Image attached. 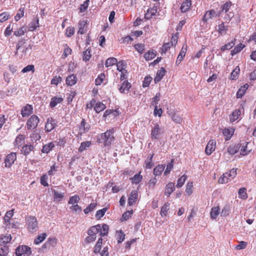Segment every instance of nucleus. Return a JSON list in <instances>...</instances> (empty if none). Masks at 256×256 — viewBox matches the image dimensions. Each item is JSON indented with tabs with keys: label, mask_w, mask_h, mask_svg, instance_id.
Returning a JSON list of instances; mask_svg holds the SVG:
<instances>
[{
	"label": "nucleus",
	"mask_w": 256,
	"mask_h": 256,
	"mask_svg": "<svg viewBox=\"0 0 256 256\" xmlns=\"http://www.w3.org/2000/svg\"><path fill=\"white\" fill-rule=\"evenodd\" d=\"M142 178V176L140 175V172L136 174L132 178H130L132 182V184H138Z\"/></svg>",
	"instance_id": "c03bdc74"
},
{
	"label": "nucleus",
	"mask_w": 256,
	"mask_h": 256,
	"mask_svg": "<svg viewBox=\"0 0 256 256\" xmlns=\"http://www.w3.org/2000/svg\"><path fill=\"white\" fill-rule=\"evenodd\" d=\"M118 62V60L116 58H110L106 60V61L105 65L106 67H109L110 66H113L116 64Z\"/></svg>",
	"instance_id": "49530a36"
},
{
	"label": "nucleus",
	"mask_w": 256,
	"mask_h": 256,
	"mask_svg": "<svg viewBox=\"0 0 256 256\" xmlns=\"http://www.w3.org/2000/svg\"><path fill=\"white\" fill-rule=\"evenodd\" d=\"M26 228L28 231L31 233L35 232L38 229V224L36 218L33 216L26 218Z\"/></svg>",
	"instance_id": "f03ea898"
},
{
	"label": "nucleus",
	"mask_w": 256,
	"mask_h": 256,
	"mask_svg": "<svg viewBox=\"0 0 256 256\" xmlns=\"http://www.w3.org/2000/svg\"><path fill=\"white\" fill-rule=\"evenodd\" d=\"M232 6V2H226L224 4L222 5V12H224L225 13H227L228 12L230 6Z\"/></svg>",
	"instance_id": "338daca9"
},
{
	"label": "nucleus",
	"mask_w": 256,
	"mask_h": 256,
	"mask_svg": "<svg viewBox=\"0 0 256 256\" xmlns=\"http://www.w3.org/2000/svg\"><path fill=\"white\" fill-rule=\"evenodd\" d=\"M114 134V129L113 128L107 130L106 132L97 136V142L102 144L104 147L107 150H110L115 140Z\"/></svg>",
	"instance_id": "f257e3e1"
},
{
	"label": "nucleus",
	"mask_w": 256,
	"mask_h": 256,
	"mask_svg": "<svg viewBox=\"0 0 256 256\" xmlns=\"http://www.w3.org/2000/svg\"><path fill=\"white\" fill-rule=\"evenodd\" d=\"M170 203L166 202L161 208L160 214L162 216H166L167 215L168 211L169 210Z\"/></svg>",
	"instance_id": "4c0bfd02"
},
{
	"label": "nucleus",
	"mask_w": 256,
	"mask_h": 256,
	"mask_svg": "<svg viewBox=\"0 0 256 256\" xmlns=\"http://www.w3.org/2000/svg\"><path fill=\"white\" fill-rule=\"evenodd\" d=\"M116 236L118 244L122 243L125 239V234L122 230L116 232Z\"/></svg>",
	"instance_id": "c756f323"
},
{
	"label": "nucleus",
	"mask_w": 256,
	"mask_h": 256,
	"mask_svg": "<svg viewBox=\"0 0 256 256\" xmlns=\"http://www.w3.org/2000/svg\"><path fill=\"white\" fill-rule=\"evenodd\" d=\"M156 56V53L154 50H150L147 52L144 55V58L146 60H150Z\"/></svg>",
	"instance_id": "f704fd0d"
},
{
	"label": "nucleus",
	"mask_w": 256,
	"mask_h": 256,
	"mask_svg": "<svg viewBox=\"0 0 256 256\" xmlns=\"http://www.w3.org/2000/svg\"><path fill=\"white\" fill-rule=\"evenodd\" d=\"M16 153L12 152L8 154L5 159V165L6 167H10L16 160Z\"/></svg>",
	"instance_id": "423d86ee"
},
{
	"label": "nucleus",
	"mask_w": 256,
	"mask_h": 256,
	"mask_svg": "<svg viewBox=\"0 0 256 256\" xmlns=\"http://www.w3.org/2000/svg\"><path fill=\"white\" fill-rule=\"evenodd\" d=\"M15 252L16 256H21L24 254L30 255L31 254L32 251L30 247L26 246H20L16 248Z\"/></svg>",
	"instance_id": "39448f33"
},
{
	"label": "nucleus",
	"mask_w": 256,
	"mask_h": 256,
	"mask_svg": "<svg viewBox=\"0 0 256 256\" xmlns=\"http://www.w3.org/2000/svg\"><path fill=\"white\" fill-rule=\"evenodd\" d=\"M241 114V111L240 110H236L230 116V122H234L237 120Z\"/></svg>",
	"instance_id": "4be33fe9"
},
{
	"label": "nucleus",
	"mask_w": 256,
	"mask_h": 256,
	"mask_svg": "<svg viewBox=\"0 0 256 256\" xmlns=\"http://www.w3.org/2000/svg\"><path fill=\"white\" fill-rule=\"evenodd\" d=\"M249 142H245L243 146H242L240 149V154L243 156H246L248 155L251 151V149L248 150V144Z\"/></svg>",
	"instance_id": "e433bc0d"
},
{
	"label": "nucleus",
	"mask_w": 256,
	"mask_h": 256,
	"mask_svg": "<svg viewBox=\"0 0 256 256\" xmlns=\"http://www.w3.org/2000/svg\"><path fill=\"white\" fill-rule=\"evenodd\" d=\"M12 236L9 234L8 236H1V242L2 244H6L12 240Z\"/></svg>",
	"instance_id": "13d9d810"
},
{
	"label": "nucleus",
	"mask_w": 256,
	"mask_h": 256,
	"mask_svg": "<svg viewBox=\"0 0 256 256\" xmlns=\"http://www.w3.org/2000/svg\"><path fill=\"white\" fill-rule=\"evenodd\" d=\"M106 106L102 102H98L96 104V106L94 107V110L96 112L99 113L100 112L104 110L106 108Z\"/></svg>",
	"instance_id": "58836bf2"
},
{
	"label": "nucleus",
	"mask_w": 256,
	"mask_h": 256,
	"mask_svg": "<svg viewBox=\"0 0 256 256\" xmlns=\"http://www.w3.org/2000/svg\"><path fill=\"white\" fill-rule=\"evenodd\" d=\"M53 192L54 199V201L60 202L62 200L64 196V193L58 192L55 190H53Z\"/></svg>",
	"instance_id": "c9c22d12"
},
{
	"label": "nucleus",
	"mask_w": 256,
	"mask_h": 256,
	"mask_svg": "<svg viewBox=\"0 0 256 256\" xmlns=\"http://www.w3.org/2000/svg\"><path fill=\"white\" fill-rule=\"evenodd\" d=\"M154 154L148 155L144 162V168L146 169L151 168L153 166L152 158Z\"/></svg>",
	"instance_id": "f3484780"
},
{
	"label": "nucleus",
	"mask_w": 256,
	"mask_h": 256,
	"mask_svg": "<svg viewBox=\"0 0 256 256\" xmlns=\"http://www.w3.org/2000/svg\"><path fill=\"white\" fill-rule=\"evenodd\" d=\"M101 230V226L100 224L92 226L88 230V236H96V234Z\"/></svg>",
	"instance_id": "ddd939ff"
},
{
	"label": "nucleus",
	"mask_w": 256,
	"mask_h": 256,
	"mask_svg": "<svg viewBox=\"0 0 256 256\" xmlns=\"http://www.w3.org/2000/svg\"><path fill=\"white\" fill-rule=\"evenodd\" d=\"M187 48L188 47L186 44H184L182 46V50L178 56V60L180 62L182 61L184 58L185 56L187 50Z\"/></svg>",
	"instance_id": "b1692460"
},
{
	"label": "nucleus",
	"mask_w": 256,
	"mask_h": 256,
	"mask_svg": "<svg viewBox=\"0 0 256 256\" xmlns=\"http://www.w3.org/2000/svg\"><path fill=\"white\" fill-rule=\"evenodd\" d=\"M186 179V175L182 176L177 181L176 187L181 188L184 184Z\"/></svg>",
	"instance_id": "603ef678"
},
{
	"label": "nucleus",
	"mask_w": 256,
	"mask_h": 256,
	"mask_svg": "<svg viewBox=\"0 0 256 256\" xmlns=\"http://www.w3.org/2000/svg\"><path fill=\"white\" fill-rule=\"evenodd\" d=\"M70 209L75 213H80L82 212V208L79 206L78 204H74L72 206Z\"/></svg>",
	"instance_id": "774afa93"
},
{
	"label": "nucleus",
	"mask_w": 256,
	"mask_h": 256,
	"mask_svg": "<svg viewBox=\"0 0 256 256\" xmlns=\"http://www.w3.org/2000/svg\"><path fill=\"white\" fill-rule=\"evenodd\" d=\"M14 209H12L8 211L4 218V222L6 226H8V225L10 224V220L11 218L14 216Z\"/></svg>",
	"instance_id": "4468645a"
},
{
	"label": "nucleus",
	"mask_w": 256,
	"mask_h": 256,
	"mask_svg": "<svg viewBox=\"0 0 256 256\" xmlns=\"http://www.w3.org/2000/svg\"><path fill=\"white\" fill-rule=\"evenodd\" d=\"M240 148L238 144L230 146L227 149L228 153L230 155H234L238 152Z\"/></svg>",
	"instance_id": "a211bd4d"
},
{
	"label": "nucleus",
	"mask_w": 256,
	"mask_h": 256,
	"mask_svg": "<svg viewBox=\"0 0 256 256\" xmlns=\"http://www.w3.org/2000/svg\"><path fill=\"white\" fill-rule=\"evenodd\" d=\"M238 196L240 198L246 200L248 198L246 190L244 188H240L238 192Z\"/></svg>",
	"instance_id": "79ce46f5"
},
{
	"label": "nucleus",
	"mask_w": 256,
	"mask_h": 256,
	"mask_svg": "<svg viewBox=\"0 0 256 256\" xmlns=\"http://www.w3.org/2000/svg\"><path fill=\"white\" fill-rule=\"evenodd\" d=\"M230 178L228 176V174L227 172L224 174L222 176H220L218 179V182L220 184H226L227 183Z\"/></svg>",
	"instance_id": "a18cd8bd"
},
{
	"label": "nucleus",
	"mask_w": 256,
	"mask_h": 256,
	"mask_svg": "<svg viewBox=\"0 0 256 256\" xmlns=\"http://www.w3.org/2000/svg\"><path fill=\"white\" fill-rule=\"evenodd\" d=\"M90 128V125L83 119L79 127V133L82 134L87 132Z\"/></svg>",
	"instance_id": "f8f14e48"
},
{
	"label": "nucleus",
	"mask_w": 256,
	"mask_h": 256,
	"mask_svg": "<svg viewBox=\"0 0 256 256\" xmlns=\"http://www.w3.org/2000/svg\"><path fill=\"white\" fill-rule=\"evenodd\" d=\"M96 206V203H92L89 204L84 210L85 214H88L92 211Z\"/></svg>",
	"instance_id": "864d4df0"
},
{
	"label": "nucleus",
	"mask_w": 256,
	"mask_h": 256,
	"mask_svg": "<svg viewBox=\"0 0 256 256\" xmlns=\"http://www.w3.org/2000/svg\"><path fill=\"white\" fill-rule=\"evenodd\" d=\"M39 122L38 118L36 115L32 116L26 122L27 128L28 130H34L38 126Z\"/></svg>",
	"instance_id": "20e7f679"
},
{
	"label": "nucleus",
	"mask_w": 256,
	"mask_h": 256,
	"mask_svg": "<svg viewBox=\"0 0 256 256\" xmlns=\"http://www.w3.org/2000/svg\"><path fill=\"white\" fill-rule=\"evenodd\" d=\"M249 86L248 84H246L244 86H241L237 92L236 97L237 98H240L245 94V92L248 88Z\"/></svg>",
	"instance_id": "aec40b11"
},
{
	"label": "nucleus",
	"mask_w": 256,
	"mask_h": 256,
	"mask_svg": "<svg viewBox=\"0 0 256 256\" xmlns=\"http://www.w3.org/2000/svg\"><path fill=\"white\" fill-rule=\"evenodd\" d=\"M108 226L106 224H103L101 227V230L100 231L101 236H106L108 234Z\"/></svg>",
	"instance_id": "8fccbe9b"
},
{
	"label": "nucleus",
	"mask_w": 256,
	"mask_h": 256,
	"mask_svg": "<svg viewBox=\"0 0 256 256\" xmlns=\"http://www.w3.org/2000/svg\"><path fill=\"white\" fill-rule=\"evenodd\" d=\"M92 143L90 141H86L82 142L80 144V146L78 148V152H82L84 150H86L91 145Z\"/></svg>",
	"instance_id": "7c9ffc66"
},
{
	"label": "nucleus",
	"mask_w": 256,
	"mask_h": 256,
	"mask_svg": "<svg viewBox=\"0 0 256 256\" xmlns=\"http://www.w3.org/2000/svg\"><path fill=\"white\" fill-rule=\"evenodd\" d=\"M39 26L38 20V18L34 19L28 25V30L29 31H34Z\"/></svg>",
	"instance_id": "412c9836"
},
{
	"label": "nucleus",
	"mask_w": 256,
	"mask_h": 256,
	"mask_svg": "<svg viewBox=\"0 0 256 256\" xmlns=\"http://www.w3.org/2000/svg\"><path fill=\"white\" fill-rule=\"evenodd\" d=\"M80 198L78 195L75 194L71 197H70V200L68 202V204H72V206L74 204H78Z\"/></svg>",
	"instance_id": "a19ab883"
},
{
	"label": "nucleus",
	"mask_w": 256,
	"mask_h": 256,
	"mask_svg": "<svg viewBox=\"0 0 256 256\" xmlns=\"http://www.w3.org/2000/svg\"><path fill=\"white\" fill-rule=\"evenodd\" d=\"M160 93L156 94V96L152 100V104L154 106H158V102L160 99Z\"/></svg>",
	"instance_id": "e2e57ef3"
},
{
	"label": "nucleus",
	"mask_w": 256,
	"mask_h": 256,
	"mask_svg": "<svg viewBox=\"0 0 256 256\" xmlns=\"http://www.w3.org/2000/svg\"><path fill=\"white\" fill-rule=\"evenodd\" d=\"M102 238H100L98 240V241L96 243L94 247V252L95 254H98V253H100V250L102 248Z\"/></svg>",
	"instance_id": "2f4dec72"
},
{
	"label": "nucleus",
	"mask_w": 256,
	"mask_h": 256,
	"mask_svg": "<svg viewBox=\"0 0 256 256\" xmlns=\"http://www.w3.org/2000/svg\"><path fill=\"white\" fill-rule=\"evenodd\" d=\"M33 112V108L30 104H27L23 106L21 110V114L22 117H26L30 115Z\"/></svg>",
	"instance_id": "6e6552de"
},
{
	"label": "nucleus",
	"mask_w": 256,
	"mask_h": 256,
	"mask_svg": "<svg viewBox=\"0 0 256 256\" xmlns=\"http://www.w3.org/2000/svg\"><path fill=\"white\" fill-rule=\"evenodd\" d=\"M219 14L214 10H212L206 12L203 16V20L205 22L208 21L210 19L214 18H216Z\"/></svg>",
	"instance_id": "9d476101"
},
{
	"label": "nucleus",
	"mask_w": 256,
	"mask_h": 256,
	"mask_svg": "<svg viewBox=\"0 0 256 256\" xmlns=\"http://www.w3.org/2000/svg\"><path fill=\"white\" fill-rule=\"evenodd\" d=\"M174 190V184L173 182H169L166 186L164 194L169 196Z\"/></svg>",
	"instance_id": "dca6fc26"
},
{
	"label": "nucleus",
	"mask_w": 256,
	"mask_h": 256,
	"mask_svg": "<svg viewBox=\"0 0 256 256\" xmlns=\"http://www.w3.org/2000/svg\"><path fill=\"white\" fill-rule=\"evenodd\" d=\"M244 47V45L242 44H240L236 46L234 49L231 51V54L232 56L236 54L238 52H240Z\"/></svg>",
	"instance_id": "de8ad7c7"
},
{
	"label": "nucleus",
	"mask_w": 256,
	"mask_h": 256,
	"mask_svg": "<svg viewBox=\"0 0 256 256\" xmlns=\"http://www.w3.org/2000/svg\"><path fill=\"white\" fill-rule=\"evenodd\" d=\"M46 233H42L39 235L34 240L35 244H38L42 242L46 238Z\"/></svg>",
	"instance_id": "09e8293b"
},
{
	"label": "nucleus",
	"mask_w": 256,
	"mask_h": 256,
	"mask_svg": "<svg viewBox=\"0 0 256 256\" xmlns=\"http://www.w3.org/2000/svg\"><path fill=\"white\" fill-rule=\"evenodd\" d=\"M24 8H21L19 9L17 14L14 17L15 20L18 21L20 18L24 16Z\"/></svg>",
	"instance_id": "bf43d9fd"
},
{
	"label": "nucleus",
	"mask_w": 256,
	"mask_h": 256,
	"mask_svg": "<svg viewBox=\"0 0 256 256\" xmlns=\"http://www.w3.org/2000/svg\"><path fill=\"white\" fill-rule=\"evenodd\" d=\"M172 118L175 122L180 124L182 122V118L178 114L174 113L172 116Z\"/></svg>",
	"instance_id": "052dcab7"
},
{
	"label": "nucleus",
	"mask_w": 256,
	"mask_h": 256,
	"mask_svg": "<svg viewBox=\"0 0 256 256\" xmlns=\"http://www.w3.org/2000/svg\"><path fill=\"white\" fill-rule=\"evenodd\" d=\"M138 197V192L136 190H132L128 198V204L129 206L134 205Z\"/></svg>",
	"instance_id": "9b49d317"
},
{
	"label": "nucleus",
	"mask_w": 256,
	"mask_h": 256,
	"mask_svg": "<svg viewBox=\"0 0 256 256\" xmlns=\"http://www.w3.org/2000/svg\"><path fill=\"white\" fill-rule=\"evenodd\" d=\"M165 70L162 68L158 72H157L156 76L154 78L155 83L159 82L163 78L164 75Z\"/></svg>",
	"instance_id": "72a5a7b5"
},
{
	"label": "nucleus",
	"mask_w": 256,
	"mask_h": 256,
	"mask_svg": "<svg viewBox=\"0 0 256 256\" xmlns=\"http://www.w3.org/2000/svg\"><path fill=\"white\" fill-rule=\"evenodd\" d=\"M240 68L237 66L231 73L230 76L232 80H236L238 76Z\"/></svg>",
	"instance_id": "0e129e2a"
},
{
	"label": "nucleus",
	"mask_w": 256,
	"mask_h": 256,
	"mask_svg": "<svg viewBox=\"0 0 256 256\" xmlns=\"http://www.w3.org/2000/svg\"><path fill=\"white\" fill-rule=\"evenodd\" d=\"M106 210V208H104L96 212V217L97 219L101 218L105 214Z\"/></svg>",
	"instance_id": "680f3d73"
},
{
	"label": "nucleus",
	"mask_w": 256,
	"mask_h": 256,
	"mask_svg": "<svg viewBox=\"0 0 256 256\" xmlns=\"http://www.w3.org/2000/svg\"><path fill=\"white\" fill-rule=\"evenodd\" d=\"M130 86V84L125 81L122 84V86L119 88V90L122 93H125L128 91Z\"/></svg>",
	"instance_id": "393cba45"
},
{
	"label": "nucleus",
	"mask_w": 256,
	"mask_h": 256,
	"mask_svg": "<svg viewBox=\"0 0 256 256\" xmlns=\"http://www.w3.org/2000/svg\"><path fill=\"white\" fill-rule=\"evenodd\" d=\"M30 71L32 72H34V66L32 64L28 65L26 66L22 70V72L26 73V72H29Z\"/></svg>",
	"instance_id": "69168bd1"
},
{
	"label": "nucleus",
	"mask_w": 256,
	"mask_h": 256,
	"mask_svg": "<svg viewBox=\"0 0 256 256\" xmlns=\"http://www.w3.org/2000/svg\"><path fill=\"white\" fill-rule=\"evenodd\" d=\"M91 58L90 50L88 48L83 52V60L84 61L89 60Z\"/></svg>",
	"instance_id": "4d7b16f0"
},
{
	"label": "nucleus",
	"mask_w": 256,
	"mask_h": 256,
	"mask_svg": "<svg viewBox=\"0 0 256 256\" xmlns=\"http://www.w3.org/2000/svg\"><path fill=\"white\" fill-rule=\"evenodd\" d=\"M220 213V209L219 206L212 208L210 212L211 218L216 219Z\"/></svg>",
	"instance_id": "a878e982"
},
{
	"label": "nucleus",
	"mask_w": 256,
	"mask_h": 256,
	"mask_svg": "<svg viewBox=\"0 0 256 256\" xmlns=\"http://www.w3.org/2000/svg\"><path fill=\"white\" fill-rule=\"evenodd\" d=\"M191 6V1L188 0H186L184 2L181 6H180V10L182 12H185L187 10H188Z\"/></svg>",
	"instance_id": "5701e85b"
},
{
	"label": "nucleus",
	"mask_w": 256,
	"mask_h": 256,
	"mask_svg": "<svg viewBox=\"0 0 256 256\" xmlns=\"http://www.w3.org/2000/svg\"><path fill=\"white\" fill-rule=\"evenodd\" d=\"M26 31V28L25 26H22L14 32V34L16 36H23Z\"/></svg>",
	"instance_id": "3c124183"
},
{
	"label": "nucleus",
	"mask_w": 256,
	"mask_h": 256,
	"mask_svg": "<svg viewBox=\"0 0 256 256\" xmlns=\"http://www.w3.org/2000/svg\"><path fill=\"white\" fill-rule=\"evenodd\" d=\"M234 133V130L232 128H224L223 130V134L226 137V140H228L232 136Z\"/></svg>",
	"instance_id": "bb28decb"
},
{
	"label": "nucleus",
	"mask_w": 256,
	"mask_h": 256,
	"mask_svg": "<svg viewBox=\"0 0 256 256\" xmlns=\"http://www.w3.org/2000/svg\"><path fill=\"white\" fill-rule=\"evenodd\" d=\"M25 136L23 134H20L18 136L14 142V145L18 147L21 146L24 142Z\"/></svg>",
	"instance_id": "cd10ccee"
},
{
	"label": "nucleus",
	"mask_w": 256,
	"mask_h": 256,
	"mask_svg": "<svg viewBox=\"0 0 256 256\" xmlns=\"http://www.w3.org/2000/svg\"><path fill=\"white\" fill-rule=\"evenodd\" d=\"M164 130L158 124H156L152 128L150 138L152 140H160L162 136Z\"/></svg>",
	"instance_id": "7ed1b4c3"
},
{
	"label": "nucleus",
	"mask_w": 256,
	"mask_h": 256,
	"mask_svg": "<svg viewBox=\"0 0 256 256\" xmlns=\"http://www.w3.org/2000/svg\"><path fill=\"white\" fill-rule=\"evenodd\" d=\"M164 166L162 164L158 165L154 169V174L156 176L160 175L162 172L164 170Z\"/></svg>",
	"instance_id": "ea45409f"
},
{
	"label": "nucleus",
	"mask_w": 256,
	"mask_h": 256,
	"mask_svg": "<svg viewBox=\"0 0 256 256\" xmlns=\"http://www.w3.org/2000/svg\"><path fill=\"white\" fill-rule=\"evenodd\" d=\"M193 183L191 182H189L186 184V194L188 196H190L192 193V188Z\"/></svg>",
	"instance_id": "6e6d98bb"
},
{
	"label": "nucleus",
	"mask_w": 256,
	"mask_h": 256,
	"mask_svg": "<svg viewBox=\"0 0 256 256\" xmlns=\"http://www.w3.org/2000/svg\"><path fill=\"white\" fill-rule=\"evenodd\" d=\"M55 144L54 142H50L48 144L44 145L42 152V153L48 154V153L54 147Z\"/></svg>",
	"instance_id": "6ab92c4d"
},
{
	"label": "nucleus",
	"mask_w": 256,
	"mask_h": 256,
	"mask_svg": "<svg viewBox=\"0 0 256 256\" xmlns=\"http://www.w3.org/2000/svg\"><path fill=\"white\" fill-rule=\"evenodd\" d=\"M63 100V98L60 97H53L51 99L50 102V106L52 108L55 107L58 104H60Z\"/></svg>",
	"instance_id": "473e14b6"
},
{
	"label": "nucleus",
	"mask_w": 256,
	"mask_h": 256,
	"mask_svg": "<svg viewBox=\"0 0 256 256\" xmlns=\"http://www.w3.org/2000/svg\"><path fill=\"white\" fill-rule=\"evenodd\" d=\"M56 126V122L55 120L52 118H48L46 124L45 130L46 132H50L54 129Z\"/></svg>",
	"instance_id": "1a4fd4ad"
},
{
	"label": "nucleus",
	"mask_w": 256,
	"mask_h": 256,
	"mask_svg": "<svg viewBox=\"0 0 256 256\" xmlns=\"http://www.w3.org/2000/svg\"><path fill=\"white\" fill-rule=\"evenodd\" d=\"M157 12V10L155 8H150L147 10L146 13L145 14L144 18L146 19H150L152 16H155Z\"/></svg>",
	"instance_id": "c85d7f7f"
},
{
	"label": "nucleus",
	"mask_w": 256,
	"mask_h": 256,
	"mask_svg": "<svg viewBox=\"0 0 256 256\" xmlns=\"http://www.w3.org/2000/svg\"><path fill=\"white\" fill-rule=\"evenodd\" d=\"M216 142L214 140H210L206 148L205 152L207 155H210L216 148Z\"/></svg>",
	"instance_id": "0eeeda50"
},
{
	"label": "nucleus",
	"mask_w": 256,
	"mask_h": 256,
	"mask_svg": "<svg viewBox=\"0 0 256 256\" xmlns=\"http://www.w3.org/2000/svg\"><path fill=\"white\" fill-rule=\"evenodd\" d=\"M77 82V78L76 75L72 74L68 76L66 79V84L68 86H72L74 85Z\"/></svg>",
	"instance_id": "2eb2a0df"
},
{
	"label": "nucleus",
	"mask_w": 256,
	"mask_h": 256,
	"mask_svg": "<svg viewBox=\"0 0 256 256\" xmlns=\"http://www.w3.org/2000/svg\"><path fill=\"white\" fill-rule=\"evenodd\" d=\"M34 148L32 144H27L22 147V152L24 155L28 154Z\"/></svg>",
	"instance_id": "37998d69"
},
{
	"label": "nucleus",
	"mask_w": 256,
	"mask_h": 256,
	"mask_svg": "<svg viewBox=\"0 0 256 256\" xmlns=\"http://www.w3.org/2000/svg\"><path fill=\"white\" fill-rule=\"evenodd\" d=\"M105 78V75L104 74H100L98 77L96 79L95 82L96 86L100 85L103 82Z\"/></svg>",
	"instance_id": "5fc2aeb1"
}]
</instances>
